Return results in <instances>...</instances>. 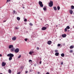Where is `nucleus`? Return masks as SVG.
I'll use <instances>...</instances> for the list:
<instances>
[{
  "instance_id": "nucleus-1",
  "label": "nucleus",
  "mask_w": 74,
  "mask_h": 74,
  "mask_svg": "<svg viewBox=\"0 0 74 74\" xmlns=\"http://www.w3.org/2000/svg\"><path fill=\"white\" fill-rule=\"evenodd\" d=\"M49 5L50 7H51L53 6V1H50V3H49Z\"/></svg>"
},
{
  "instance_id": "nucleus-2",
  "label": "nucleus",
  "mask_w": 74,
  "mask_h": 74,
  "mask_svg": "<svg viewBox=\"0 0 74 74\" xmlns=\"http://www.w3.org/2000/svg\"><path fill=\"white\" fill-rule=\"evenodd\" d=\"M7 56L8 57H11L12 58V57H14V54H12L11 53L8 54Z\"/></svg>"
},
{
  "instance_id": "nucleus-3",
  "label": "nucleus",
  "mask_w": 74,
  "mask_h": 74,
  "mask_svg": "<svg viewBox=\"0 0 74 74\" xmlns=\"http://www.w3.org/2000/svg\"><path fill=\"white\" fill-rule=\"evenodd\" d=\"M38 3L41 7H43V4H42V2L41 1H39Z\"/></svg>"
},
{
  "instance_id": "nucleus-4",
  "label": "nucleus",
  "mask_w": 74,
  "mask_h": 74,
  "mask_svg": "<svg viewBox=\"0 0 74 74\" xmlns=\"http://www.w3.org/2000/svg\"><path fill=\"white\" fill-rule=\"evenodd\" d=\"M19 51V49L18 48H16L14 50L15 52L16 53H18Z\"/></svg>"
},
{
  "instance_id": "nucleus-5",
  "label": "nucleus",
  "mask_w": 74,
  "mask_h": 74,
  "mask_svg": "<svg viewBox=\"0 0 74 74\" xmlns=\"http://www.w3.org/2000/svg\"><path fill=\"white\" fill-rule=\"evenodd\" d=\"M10 51L11 52H13L14 51H15V48L13 47V48H12L11 49H10Z\"/></svg>"
},
{
  "instance_id": "nucleus-6",
  "label": "nucleus",
  "mask_w": 74,
  "mask_h": 74,
  "mask_svg": "<svg viewBox=\"0 0 74 74\" xmlns=\"http://www.w3.org/2000/svg\"><path fill=\"white\" fill-rule=\"evenodd\" d=\"M6 65V63L4 62H2V66L4 67Z\"/></svg>"
},
{
  "instance_id": "nucleus-7",
  "label": "nucleus",
  "mask_w": 74,
  "mask_h": 74,
  "mask_svg": "<svg viewBox=\"0 0 74 74\" xmlns=\"http://www.w3.org/2000/svg\"><path fill=\"white\" fill-rule=\"evenodd\" d=\"M29 73H30V74H33V71L32 70V69H29Z\"/></svg>"
},
{
  "instance_id": "nucleus-8",
  "label": "nucleus",
  "mask_w": 74,
  "mask_h": 74,
  "mask_svg": "<svg viewBox=\"0 0 74 74\" xmlns=\"http://www.w3.org/2000/svg\"><path fill=\"white\" fill-rule=\"evenodd\" d=\"M47 44L49 45H51L52 44V41H49L47 42Z\"/></svg>"
},
{
  "instance_id": "nucleus-9",
  "label": "nucleus",
  "mask_w": 74,
  "mask_h": 74,
  "mask_svg": "<svg viewBox=\"0 0 74 74\" xmlns=\"http://www.w3.org/2000/svg\"><path fill=\"white\" fill-rule=\"evenodd\" d=\"M13 47H14L13 45H10L9 46V49H11V48L12 49V48H13Z\"/></svg>"
},
{
  "instance_id": "nucleus-10",
  "label": "nucleus",
  "mask_w": 74,
  "mask_h": 74,
  "mask_svg": "<svg viewBox=\"0 0 74 74\" xmlns=\"http://www.w3.org/2000/svg\"><path fill=\"white\" fill-rule=\"evenodd\" d=\"M46 29H47V27H43L42 28V30H46Z\"/></svg>"
},
{
  "instance_id": "nucleus-11",
  "label": "nucleus",
  "mask_w": 74,
  "mask_h": 74,
  "mask_svg": "<svg viewBox=\"0 0 74 74\" xmlns=\"http://www.w3.org/2000/svg\"><path fill=\"white\" fill-rule=\"evenodd\" d=\"M62 37H63V38L66 37V34H62Z\"/></svg>"
},
{
  "instance_id": "nucleus-12",
  "label": "nucleus",
  "mask_w": 74,
  "mask_h": 74,
  "mask_svg": "<svg viewBox=\"0 0 74 74\" xmlns=\"http://www.w3.org/2000/svg\"><path fill=\"white\" fill-rule=\"evenodd\" d=\"M16 39V38L15 37H13L12 38V40H13V41H15Z\"/></svg>"
},
{
  "instance_id": "nucleus-13",
  "label": "nucleus",
  "mask_w": 74,
  "mask_h": 74,
  "mask_svg": "<svg viewBox=\"0 0 74 74\" xmlns=\"http://www.w3.org/2000/svg\"><path fill=\"white\" fill-rule=\"evenodd\" d=\"M53 8L55 11H56V10H57V8L56 6L54 7Z\"/></svg>"
},
{
  "instance_id": "nucleus-14",
  "label": "nucleus",
  "mask_w": 74,
  "mask_h": 74,
  "mask_svg": "<svg viewBox=\"0 0 74 74\" xmlns=\"http://www.w3.org/2000/svg\"><path fill=\"white\" fill-rule=\"evenodd\" d=\"M69 13H70V14H72L73 13V10H71L70 11H69Z\"/></svg>"
},
{
  "instance_id": "nucleus-15",
  "label": "nucleus",
  "mask_w": 74,
  "mask_h": 74,
  "mask_svg": "<svg viewBox=\"0 0 74 74\" xmlns=\"http://www.w3.org/2000/svg\"><path fill=\"white\" fill-rule=\"evenodd\" d=\"M13 14H17V12H16L15 11V10H14L13 12Z\"/></svg>"
},
{
  "instance_id": "nucleus-16",
  "label": "nucleus",
  "mask_w": 74,
  "mask_h": 74,
  "mask_svg": "<svg viewBox=\"0 0 74 74\" xmlns=\"http://www.w3.org/2000/svg\"><path fill=\"white\" fill-rule=\"evenodd\" d=\"M59 53H55V55L56 56H59Z\"/></svg>"
},
{
  "instance_id": "nucleus-17",
  "label": "nucleus",
  "mask_w": 74,
  "mask_h": 74,
  "mask_svg": "<svg viewBox=\"0 0 74 74\" xmlns=\"http://www.w3.org/2000/svg\"><path fill=\"white\" fill-rule=\"evenodd\" d=\"M61 56L62 57H64V54L63 53H62L61 54Z\"/></svg>"
},
{
  "instance_id": "nucleus-18",
  "label": "nucleus",
  "mask_w": 74,
  "mask_h": 74,
  "mask_svg": "<svg viewBox=\"0 0 74 74\" xmlns=\"http://www.w3.org/2000/svg\"><path fill=\"white\" fill-rule=\"evenodd\" d=\"M74 48V46H71L70 47V49H73V48Z\"/></svg>"
},
{
  "instance_id": "nucleus-19",
  "label": "nucleus",
  "mask_w": 74,
  "mask_h": 74,
  "mask_svg": "<svg viewBox=\"0 0 74 74\" xmlns=\"http://www.w3.org/2000/svg\"><path fill=\"white\" fill-rule=\"evenodd\" d=\"M20 18L19 17H17V19L18 20V21H20Z\"/></svg>"
},
{
  "instance_id": "nucleus-20",
  "label": "nucleus",
  "mask_w": 74,
  "mask_h": 74,
  "mask_svg": "<svg viewBox=\"0 0 74 74\" xmlns=\"http://www.w3.org/2000/svg\"><path fill=\"white\" fill-rule=\"evenodd\" d=\"M12 58L10 57L9 58V60H12Z\"/></svg>"
},
{
  "instance_id": "nucleus-21",
  "label": "nucleus",
  "mask_w": 74,
  "mask_h": 74,
  "mask_svg": "<svg viewBox=\"0 0 74 74\" xmlns=\"http://www.w3.org/2000/svg\"><path fill=\"white\" fill-rule=\"evenodd\" d=\"M8 72L9 73H11V70L10 69H9L8 70Z\"/></svg>"
},
{
  "instance_id": "nucleus-22",
  "label": "nucleus",
  "mask_w": 74,
  "mask_h": 74,
  "mask_svg": "<svg viewBox=\"0 0 74 74\" xmlns=\"http://www.w3.org/2000/svg\"><path fill=\"white\" fill-rule=\"evenodd\" d=\"M43 9L44 11H47V8H44Z\"/></svg>"
},
{
  "instance_id": "nucleus-23",
  "label": "nucleus",
  "mask_w": 74,
  "mask_h": 74,
  "mask_svg": "<svg viewBox=\"0 0 74 74\" xmlns=\"http://www.w3.org/2000/svg\"><path fill=\"white\" fill-rule=\"evenodd\" d=\"M57 10H60V7L59 6H58L57 7Z\"/></svg>"
},
{
  "instance_id": "nucleus-24",
  "label": "nucleus",
  "mask_w": 74,
  "mask_h": 74,
  "mask_svg": "<svg viewBox=\"0 0 74 74\" xmlns=\"http://www.w3.org/2000/svg\"><path fill=\"white\" fill-rule=\"evenodd\" d=\"M71 8L72 9H74V6L73 5H72L71 6Z\"/></svg>"
},
{
  "instance_id": "nucleus-25",
  "label": "nucleus",
  "mask_w": 74,
  "mask_h": 74,
  "mask_svg": "<svg viewBox=\"0 0 74 74\" xmlns=\"http://www.w3.org/2000/svg\"><path fill=\"white\" fill-rule=\"evenodd\" d=\"M66 28L67 29H70V27H69V26H67Z\"/></svg>"
},
{
  "instance_id": "nucleus-26",
  "label": "nucleus",
  "mask_w": 74,
  "mask_h": 74,
  "mask_svg": "<svg viewBox=\"0 0 74 74\" xmlns=\"http://www.w3.org/2000/svg\"><path fill=\"white\" fill-rule=\"evenodd\" d=\"M64 30L65 32H67V29L66 28Z\"/></svg>"
},
{
  "instance_id": "nucleus-27",
  "label": "nucleus",
  "mask_w": 74,
  "mask_h": 74,
  "mask_svg": "<svg viewBox=\"0 0 74 74\" xmlns=\"http://www.w3.org/2000/svg\"><path fill=\"white\" fill-rule=\"evenodd\" d=\"M21 55H20L17 58H18H18H21Z\"/></svg>"
},
{
  "instance_id": "nucleus-28",
  "label": "nucleus",
  "mask_w": 74,
  "mask_h": 74,
  "mask_svg": "<svg viewBox=\"0 0 74 74\" xmlns=\"http://www.w3.org/2000/svg\"><path fill=\"white\" fill-rule=\"evenodd\" d=\"M30 26H33V24H32L31 23H30L29 24Z\"/></svg>"
},
{
  "instance_id": "nucleus-29",
  "label": "nucleus",
  "mask_w": 74,
  "mask_h": 74,
  "mask_svg": "<svg viewBox=\"0 0 74 74\" xmlns=\"http://www.w3.org/2000/svg\"><path fill=\"white\" fill-rule=\"evenodd\" d=\"M10 1H11V0H7V3L8 2H10Z\"/></svg>"
},
{
  "instance_id": "nucleus-30",
  "label": "nucleus",
  "mask_w": 74,
  "mask_h": 74,
  "mask_svg": "<svg viewBox=\"0 0 74 74\" xmlns=\"http://www.w3.org/2000/svg\"><path fill=\"white\" fill-rule=\"evenodd\" d=\"M29 62H33V61L31 60H29Z\"/></svg>"
},
{
  "instance_id": "nucleus-31",
  "label": "nucleus",
  "mask_w": 74,
  "mask_h": 74,
  "mask_svg": "<svg viewBox=\"0 0 74 74\" xmlns=\"http://www.w3.org/2000/svg\"><path fill=\"white\" fill-rule=\"evenodd\" d=\"M27 38H25V41H27Z\"/></svg>"
},
{
  "instance_id": "nucleus-32",
  "label": "nucleus",
  "mask_w": 74,
  "mask_h": 74,
  "mask_svg": "<svg viewBox=\"0 0 74 74\" xmlns=\"http://www.w3.org/2000/svg\"><path fill=\"white\" fill-rule=\"evenodd\" d=\"M55 52H58V50H56L55 51Z\"/></svg>"
},
{
  "instance_id": "nucleus-33",
  "label": "nucleus",
  "mask_w": 74,
  "mask_h": 74,
  "mask_svg": "<svg viewBox=\"0 0 74 74\" xmlns=\"http://www.w3.org/2000/svg\"><path fill=\"white\" fill-rule=\"evenodd\" d=\"M61 45H60V44H58V47H60V46Z\"/></svg>"
},
{
  "instance_id": "nucleus-34",
  "label": "nucleus",
  "mask_w": 74,
  "mask_h": 74,
  "mask_svg": "<svg viewBox=\"0 0 74 74\" xmlns=\"http://www.w3.org/2000/svg\"><path fill=\"white\" fill-rule=\"evenodd\" d=\"M69 52H70V53H72V52H73V50H71L70 51H69Z\"/></svg>"
},
{
  "instance_id": "nucleus-35",
  "label": "nucleus",
  "mask_w": 74,
  "mask_h": 74,
  "mask_svg": "<svg viewBox=\"0 0 74 74\" xmlns=\"http://www.w3.org/2000/svg\"><path fill=\"white\" fill-rule=\"evenodd\" d=\"M29 53L30 54V55H32V54L31 51L29 52Z\"/></svg>"
},
{
  "instance_id": "nucleus-36",
  "label": "nucleus",
  "mask_w": 74,
  "mask_h": 74,
  "mask_svg": "<svg viewBox=\"0 0 74 74\" xmlns=\"http://www.w3.org/2000/svg\"><path fill=\"white\" fill-rule=\"evenodd\" d=\"M24 22H26L27 21V19H25L24 20Z\"/></svg>"
},
{
  "instance_id": "nucleus-37",
  "label": "nucleus",
  "mask_w": 74,
  "mask_h": 74,
  "mask_svg": "<svg viewBox=\"0 0 74 74\" xmlns=\"http://www.w3.org/2000/svg\"><path fill=\"white\" fill-rule=\"evenodd\" d=\"M36 49H37V50H38V49H39V47H37L36 48Z\"/></svg>"
},
{
  "instance_id": "nucleus-38",
  "label": "nucleus",
  "mask_w": 74,
  "mask_h": 74,
  "mask_svg": "<svg viewBox=\"0 0 74 74\" xmlns=\"http://www.w3.org/2000/svg\"><path fill=\"white\" fill-rule=\"evenodd\" d=\"M36 65H37V64H34V66H36Z\"/></svg>"
},
{
  "instance_id": "nucleus-39",
  "label": "nucleus",
  "mask_w": 74,
  "mask_h": 74,
  "mask_svg": "<svg viewBox=\"0 0 74 74\" xmlns=\"http://www.w3.org/2000/svg\"><path fill=\"white\" fill-rule=\"evenodd\" d=\"M15 28L16 29H18V27H15Z\"/></svg>"
},
{
  "instance_id": "nucleus-40",
  "label": "nucleus",
  "mask_w": 74,
  "mask_h": 74,
  "mask_svg": "<svg viewBox=\"0 0 74 74\" xmlns=\"http://www.w3.org/2000/svg\"><path fill=\"white\" fill-rule=\"evenodd\" d=\"M48 24H47L45 25V26H47L48 27Z\"/></svg>"
},
{
  "instance_id": "nucleus-41",
  "label": "nucleus",
  "mask_w": 74,
  "mask_h": 74,
  "mask_svg": "<svg viewBox=\"0 0 74 74\" xmlns=\"http://www.w3.org/2000/svg\"><path fill=\"white\" fill-rule=\"evenodd\" d=\"M21 74V72H18L17 74Z\"/></svg>"
},
{
  "instance_id": "nucleus-42",
  "label": "nucleus",
  "mask_w": 74,
  "mask_h": 74,
  "mask_svg": "<svg viewBox=\"0 0 74 74\" xmlns=\"http://www.w3.org/2000/svg\"><path fill=\"white\" fill-rule=\"evenodd\" d=\"M42 62V61H41L40 62V64H41V63Z\"/></svg>"
},
{
  "instance_id": "nucleus-43",
  "label": "nucleus",
  "mask_w": 74,
  "mask_h": 74,
  "mask_svg": "<svg viewBox=\"0 0 74 74\" xmlns=\"http://www.w3.org/2000/svg\"><path fill=\"white\" fill-rule=\"evenodd\" d=\"M31 53H34V52H33V51H31Z\"/></svg>"
},
{
  "instance_id": "nucleus-44",
  "label": "nucleus",
  "mask_w": 74,
  "mask_h": 74,
  "mask_svg": "<svg viewBox=\"0 0 74 74\" xmlns=\"http://www.w3.org/2000/svg\"><path fill=\"white\" fill-rule=\"evenodd\" d=\"M2 56V55L0 54V57H1Z\"/></svg>"
},
{
  "instance_id": "nucleus-45",
  "label": "nucleus",
  "mask_w": 74,
  "mask_h": 74,
  "mask_svg": "<svg viewBox=\"0 0 74 74\" xmlns=\"http://www.w3.org/2000/svg\"><path fill=\"white\" fill-rule=\"evenodd\" d=\"M6 22V20H4L3 21V22Z\"/></svg>"
},
{
  "instance_id": "nucleus-46",
  "label": "nucleus",
  "mask_w": 74,
  "mask_h": 74,
  "mask_svg": "<svg viewBox=\"0 0 74 74\" xmlns=\"http://www.w3.org/2000/svg\"><path fill=\"white\" fill-rule=\"evenodd\" d=\"M28 73V71H25V73Z\"/></svg>"
},
{
  "instance_id": "nucleus-47",
  "label": "nucleus",
  "mask_w": 74,
  "mask_h": 74,
  "mask_svg": "<svg viewBox=\"0 0 74 74\" xmlns=\"http://www.w3.org/2000/svg\"><path fill=\"white\" fill-rule=\"evenodd\" d=\"M63 64V62H61V64H62H62Z\"/></svg>"
},
{
  "instance_id": "nucleus-48",
  "label": "nucleus",
  "mask_w": 74,
  "mask_h": 74,
  "mask_svg": "<svg viewBox=\"0 0 74 74\" xmlns=\"http://www.w3.org/2000/svg\"><path fill=\"white\" fill-rule=\"evenodd\" d=\"M46 74H49V72H47V73Z\"/></svg>"
},
{
  "instance_id": "nucleus-49",
  "label": "nucleus",
  "mask_w": 74,
  "mask_h": 74,
  "mask_svg": "<svg viewBox=\"0 0 74 74\" xmlns=\"http://www.w3.org/2000/svg\"><path fill=\"white\" fill-rule=\"evenodd\" d=\"M38 74H40V72H38Z\"/></svg>"
},
{
  "instance_id": "nucleus-50",
  "label": "nucleus",
  "mask_w": 74,
  "mask_h": 74,
  "mask_svg": "<svg viewBox=\"0 0 74 74\" xmlns=\"http://www.w3.org/2000/svg\"><path fill=\"white\" fill-rule=\"evenodd\" d=\"M23 8H25V7H23Z\"/></svg>"
},
{
  "instance_id": "nucleus-51",
  "label": "nucleus",
  "mask_w": 74,
  "mask_h": 74,
  "mask_svg": "<svg viewBox=\"0 0 74 74\" xmlns=\"http://www.w3.org/2000/svg\"><path fill=\"white\" fill-rule=\"evenodd\" d=\"M56 27H58V25H56Z\"/></svg>"
},
{
  "instance_id": "nucleus-52",
  "label": "nucleus",
  "mask_w": 74,
  "mask_h": 74,
  "mask_svg": "<svg viewBox=\"0 0 74 74\" xmlns=\"http://www.w3.org/2000/svg\"><path fill=\"white\" fill-rule=\"evenodd\" d=\"M73 28H74V26H73Z\"/></svg>"
}]
</instances>
